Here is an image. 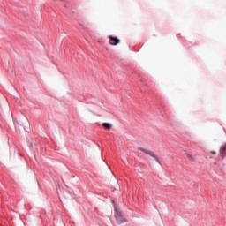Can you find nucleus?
I'll use <instances>...</instances> for the list:
<instances>
[{
  "label": "nucleus",
  "mask_w": 226,
  "mask_h": 226,
  "mask_svg": "<svg viewBox=\"0 0 226 226\" xmlns=\"http://www.w3.org/2000/svg\"><path fill=\"white\" fill-rule=\"evenodd\" d=\"M115 218L120 225L122 223H126V220L124 216L123 215V212H121V209L117 207V206L115 207Z\"/></svg>",
  "instance_id": "1"
},
{
  "label": "nucleus",
  "mask_w": 226,
  "mask_h": 226,
  "mask_svg": "<svg viewBox=\"0 0 226 226\" xmlns=\"http://www.w3.org/2000/svg\"><path fill=\"white\" fill-rule=\"evenodd\" d=\"M109 38L110 41H115V42H109V45L116 46V45H119V43H121V40H119L117 37H114V36L110 35Z\"/></svg>",
  "instance_id": "2"
},
{
  "label": "nucleus",
  "mask_w": 226,
  "mask_h": 226,
  "mask_svg": "<svg viewBox=\"0 0 226 226\" xmlns=\"http://www.w3.org/2000/svg\"><path fill=\"white\" fill-rule=\"evenodd\" d=\"M138 149H139V151H141L142 153H145V154H150V155L153 154V153L151 151H149L148 149L144 148L142 147H138Z\"/></svg>",
  "instance_id": "3"
},
{
  "label": "nucleus",
  "mask_w": 226,
  "mask_h": 226,
  "mask_svg": "<svg viewBox=\"0 0 226 226\" xmlns=\"http://www.w3.org/2000/svg\"><path fill=\"white\" fill-rule=\"evenodd\" d=\"M185 154L186 158H188V160H190V162H195V158H193V156H192V154H188V152L185 151Z\"/></svg>",
  "instance_id": "4"
},
{
  "label": "nucleus",
  "mask_w": 226,
  "mask_h": 226,
  "mask_svg": "<svg viewBox=\"0 0 226 226\" xmlns=\"http://www.w3.org/2000/svg\"><path fill=\"white\" fill-rule=\"evenodd\" d=\"M102 126H103L106 130H110V128H111V125H110V124H109V123H103V124H102Z\"/></svg>",
  "instance_id": "5"
},
{
  "label": "nucleus",
  "mask_w": 226,
  "mask_h": 226,
  "mask_svg": "<svg viewBox=\"0 0 226 226\" xmlns=\"http://www.w3.org/2000/svg\"><path fill=\"white\" fill-rule=\"evenodd\" d=\"M221 154H223V156H226V144L221 149Z\"/></svg>",
  "instance_id": "6"
},
{
  "label": "nucleus",
  "mask_w": 226,
  "mask_h": 226,
  "mask_svg": "<svg viewBox=\"0 0 226 226\" xmlns=\"http://www.w3.org/2000/svg\"><path fill=\"white\" fill-rule=\"evenodd\" d=\"M212 154H216V153H215V152H212Z\"/></svg>",
  "instance_id": "7"
}]
</instances>
